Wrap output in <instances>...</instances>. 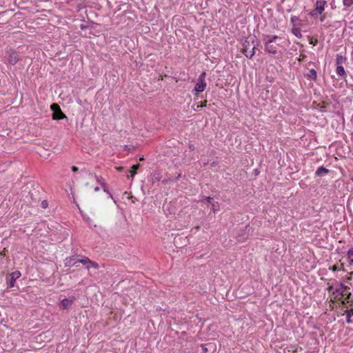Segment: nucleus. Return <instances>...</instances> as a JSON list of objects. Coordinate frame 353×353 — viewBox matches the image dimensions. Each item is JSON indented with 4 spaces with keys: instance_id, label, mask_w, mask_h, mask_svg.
Wrapping results in <instances>:
<instances>
[{
    "instance_id": "obj_1",
    "label": "nucleus",
    "mask_w": 353,
    "mask_h": 353,
    "mask_svg": "<svg viewBox=\"0 0 353 353\" xmlns=\"http://www.w3.org/2000/svg\"><path fill=\"white\" fill-rule=\"evenodd\" d=\"M281 38L277 35L263 34L262 40L264 43V50L270 54H276L278 52L279 44L276 43V40Z\"/></svg>"
},
{
    "instance_id": "obj_30",
    "label": "nucleus",
    "mask_w": 353,
    "mask_h": 353,
    "mask_svg": "<svg viewBox=\"0 0 353 353\" xmlns=\"http://www.w3.org/2000/svg\"><path fill=\"white\" fill-rule=\"evenodd\" d=\"M72 260H73L72 257H70L69 259H66L67 263H70Z\"/></svg>"
},
{
    "instance_id": "obj_6",
    "label": "nucleus",
    "mask_w": 353,
    "mask_h": 353,
    "mask_svg": "<svg viewBox=\"0 0 353 353\" xmlns=\"http://www.w3.org/2000/svg\"><path fill=\"white\" fill-rule=\"evenodd\" d=\"M21 276V272L18 270L14 271L12 272L10 274V279L8 281V288H12L14 286L15 281L17 279H19Z\"/></svg>"
},
{
    "instance_id": "obj_35",
    "label": "nucleus",
    "mask_w": 353,
    "mask_h": 353,
    "mask_svg": "<svg viewBox=\"0 0 353 353\" xmlns=\"http://www.w3.org/2000/svg\"><path fill=\"white\" fill-rule=\"evenodd\" d=\"M103 188L104 191L105 192L106 191V186L105 187H103Z\"/></svg>"
},
{
    "instance_id": "obj_20",
    "label": "nucleus",
    "mask_w": 353,
    "mask_h": 353,
    "mask_svg": "<svg viewBox=\"0 0 353 353\" xmlns=\"http://www.w3.org/2000/svg\"><path fill=\"white\" fill-rule=\"evenodd\" d=\"M330 270H332V271H337L341 270H344V263H341L339 267L336 265H334L332 268H330Z\"/></svg>"
},
{
    "instance_id": "obj_13",
    "label": "nucleus",
    "mask_w": 353,
    "mask_h": 353,
    "mask_svg": "<svg viewBox=\"0 0 353 353\" xmlns=\"http://www.w3.org/2000/svg\"><path fill=\"white\" fill-rule=\"evenodd\" d=\"M328 172H329V170L325 168L324 167H319L316 170L315 174L318 176H325V174H327Z\"/></svg>"
},
{
    "instance_id": "obj_33",
    "label": "nucleus",
    "mask_w": 353,
    "mask_h": 353,
    "mask_svg": "<svg viewBox=\"0 0 353 353\" xmlns=\"http://www.w3.org/2000/svg\"><path fill=\"white\" fill-rule=\"evenodd\" d=\"M99 190H100V188H99V187H96V188H94V191H96V192L99 191Z\"/></svg>"
},
{
    "instance_id": "obj_21",
    "label": "nucleus",
    "mask_w": 353,
    "mask_h": 353,
    "mask_svg": "<svg viewBox=\"0 0 353 353\" xmlns=\"http://www.w3.org/2000/svg\"><path fill=\"white\" fill-rule=\"evenodd\" d=\"M256 45H254L251 51L249 52V54H245V57L248 58V59H252L253 57V56L255 54V49H256Z\"/></svg>"
},
{
    "instance_id": "obj_16",
    "label": "nucleus",
    "mask_w": 353,
    "mask_h": 353,
    "mask_svg": "<svg viewBox=\"0 0 353 353\" xmlns=\"http://www.w3.org/2000/svg\"><path fill=\"white\" fill-rule=\"evenodd\" d=\"M72 303V301L68 299H64L61 301V309L65 310L70 306Z\"/></svg>"
},
{
    "instance_id": "obj_2",
    "label": "nucleus",
    "mask_w": 353,
    "mask_h": 353,
    "mask_svg": "<svg viewBox=\"0 0 353 353\" xmlns=\"http://www.w3.org/2000/svg\"><path fill=\"white\" fill-rule=\"evenodd\" d=\"M327 290L329 292L333 293V294L335 296V298H344L345 300H347L351 296V292L349 291L350 288L347 285H345L342 283H336L334 285L330 286Z\"/></svg>"
},
{
    "instance_id": "obj_32",
    "label": "nucleus",
    "mask_w": 353,
    "mask_h": 353,
    "mask_svg": "<svg viewBox=\"0 0 353 353\" xmlns=\"http://www.w3.org/2000/svg\"><path fill=\"white\" fill-rule=\"evenodd\" d=\"M325 16H322V17H321V18H320V21H323L325 20Z\"/></svg>"
},
{
    "instance_id": "obj_7",
    "label": "nucleus",
    "mask_w": 353,
    "mask_h": 353,
    "mask_svg": "<svg viewBox=\"0 0 353 353\" xmlns=\"http://www.w3.org/2000/svg\"><path fill=\"white\" fill-rule=\"evenodd\" d=\"M326 1L325 0H317L315 3L316 11H318L319 14H321L325 10V6Z\"/></svg>"
},
{
    "instance_id": "obj_5",
    "label": "nucleus",
    "mask_w": 353,
    "mask_h": 353,
    "mask_svg": "<svg viewBox=\"0 0 353 353\" xmlns=\"http://www.w3.org/2000/svg\"><path fill=\"white\" fill-rule=\"evenodd\" d=\"M77 262L81 263L83 264L84 265H86V268L88 269H90V268H93L94 269L99 268V265L97 263L91 261L88 257L84 256L81 259H79L74 262L73 265L76 264Z\"/></svg>"
},
{
    "instance_id": "obj_10",
    "label": "nucleus",
    "mask_w": 353,
    "mask_h": 353,
    "mask_svg": "<svg viewBox=\"0 0 353 353\" xmlns=\"http://www.w3.org/2000/svg\"><path fill=\"white\" fill-rule=\"evenodd\" d=\"M138 168H139L138 164L133 165L131 167V170L129 171V174H128L127 177L128 179L133 178L134 176V175L137 174Z\"/></svg>"
},
{
    "instance_id": "obj_15",
    "label": "nucleus",
    "mask_w": 353,
    "mask_h": 353,
    "mask_svg": "<svg viewBox=\"0 0 353 353\" xmlns=\"http://www.w3.org/2000/svg\"><path fill=\"white\" fill-rule=\"evenodd\" d=\"M344 314L346 315V322L349 324L352 323L351 317L353 316V308L346 310L344 312Z\"/></svg>"
},
{
    "instance_id": "obj_29",
    "label": "nucleus",
    "mask_w": 353,
    "mask_h": 353,
    "mask_svg": "<svg viewBox=\"0 0 353 353\" xmlns=\"http://www.w3.org/2000/svg\"><path fill=\"white\" fill-rule=\"evenodd\" d=\"M78 170H79V169H78V168H77V166H75V165H73V166L72 167V170L73 172H77V171H78Z\"/></svg>"
},
{
    "instance_id": "obj_36",
    "label": "nucleus",
    "mask_w": 353,
    "mask_h": 353,
    "mask_svg": "<svg viewBox=\"0 0 353 353\" xmlns=\"http://www.w3.org/2000/svg\"><path fill=\"white\" fill-rule=\"evenodd\" d=\"M310 43H312L313 45H315L314 41H311Z\"/></svg>"
},
{
    "instance_id": "obj_17",
    "label": "nucleus",
    "mask_w": 353,
    "mask_h": 353,
    "mask_svg": "<svg viewBox=\"0 0 353 353\" xmlns=\"http://www.w3.org/2000/svg\"><path fill=\"white\" fill-rule=\"evenodd\" d=\"M249 47H250V42L248 41V40H245L243 43V48H242V52L244 54V55L245 56V54H249Z\"/></svg>"
},
{
    "instance_id": "obj_4",
    "label": "nucleus",
    "mask_w": 353,
    "mask_h": 353,
    "mask_svg": "<svg viewBox=\"0 0 353 353\" xmlns=\"http://www.w3.org/2000/svg\"><path fill=\"white\" fill-rule=\"evenodd\" d=\"M6 54L8 56L7 60H8V63L12 64V65L16 64L20 59L18 53L12 49L7 50Z\"/></svg>"
},
{
    "instance_id": "obj_14",
    "label": "nucleus",
    "mask_w": 353,
    "mask_h": 353,
    "mask_svg": "<svg viewBox=\"0 0 353 353\" xmlns=\"http://www.w3.org/2000/svg\"><path fill=\"white\" fill-rule=\"evenodd\" d=\"M64 118H67L66 116L63 114V112H53L52 119L54 120L62 119Z\"/></svg>"
},
{
    "instance_id": "obj_34",
    "label": "nucleus",
    "mask_w": 353,
    "mask_h": 353,
    "mask_svg": "<svg viewBox=\"0 0 353 353\" xmlns=\"http://www.w3.org/2000/svg\"><path fill=\"white\" fill-rule=\"evenodd\" d=\"M202 349H203V351H205V352H206V351H207V348H206V347H202Z\"/></svg>"
},
{
    "instance_id": "obj_3",
    "label": "nucleus",
    "mask_w": 353,
    "mask_h": 353,
    "mask_svg": "<svg viewBox=\"0 0 353 353\" xmlns=\"http://www.w3.org/2000/svg\"><path fill=\"white\" fill-rule=\"evenodd\" d=\"M205 77H206L205 72H203L199 75V77L197 79V82L196 83V85L194 86V90L196 92H202L205 90V89L206 88Z\"/></svg>"
},
{
    "instance_id": "obj_8",
    "label": "nucleus",
    "mask_w": 353,
    "mask_h": 353,
    "mask_svg": "<svg viewBox=\"0 0 353 353\" xmlns=\"http://www.w3.org/2000/svg\"><path fill=\"white\" fill-rule=\"evenodd\" d=\"M336 72L342 79H346L347 74L343 65L336 66Z\"/></svg>"
},
{
    "instance_id": "obj_9",
    "label": "nucleus",
    "mask_w": 353,
    "mask_h": 353,
    "mask_svg": "<svg viewBox=\"0 0 353 353\" xmlns=\"http://www.w3.org/2000/svg\"><path fill=\"white\" fill-rule=\"evenodd\" d=\"M347 59L345 57L343 56L341 54H337L336 57V66L343 65L344 63H345Z\"/></svg>"
},
{
    "instance_id": "obj_27",
    "label": "nucleus",
    "mask_w": 353,
    "mask_h": 353,
    "mask_svg": "<svg viewBox=\"0 0 353 353\" xmlns=\"http://www.w3.org/2000/svg\"><path fill=\"white\" fill-rule=\"evenodd\" d=\"M299 18L298 17H296V16H293L291 17V21L292 22H294L296 21H299Z\"/></svg>"
},
{
    "instance_id": "obj_24",
    "label": "nucleus",
    "mask_w": 353,
    "mask_h": 353,
    "mask_svg": "<svg viewBox=\"0 0 353 353\" xmlns=\"http://www.w3.org/2000/svg\"><path fill=\"white\" fill-rule=\"evenodd\" d=\"M213 200V198L210 197V196H207V197H205L203 198L201 201L204 203H212V201Z\"/></svg>"
},
{
    "instance_id": "obj_25",
    "label": "nucleus",
    "mask_w": 353,
    "mask_h": 353,
    "mask_svg": "<svg viewBox=\"0 0 353 353\" xmlns=\"http://www.w3.org/2000/svg\"><path fill=\"white\" fill-rule=\"evenodd\" d=\"M51 110H61L59 105L57 103H52L50 105Z\"/></svg>"
},
{
    "instance_id": "obj_19",
    "label": "nucleus",
    "mask_w": 353,
    "mask_h": 353,
    "mask_svg": "<svg viewBox=\"0 0 353 353\" xmlns=\"http://www.w3.org/2000/svg\"><path fill=\"white\" fill-rule=\"evenodd\" d=\"M212 208L211 211L214 213L219 210V204L217 202L211 203Z\"/></svg>"
},
{
    "instance_id": "obj_23",
    "label": "nucleus",
    "mask_w": 353,
    "mask_h": 353,
    "mask_svg": "<svg viewBox=\"0 0 353 353\" xmlns=\"http://www.w3.org/2000/svg\"><path fill=\"white\" fill-rule=\"evenodd\" d=\"M343 4L345 7L349 8L353 4V0H343Z\"/></svg>"
},
{
    "instance_id": "obj_31",
    "label": "nucleus",
    "mask_w": 353,
    "mask_h": 353,
    "mask_svg": "<svg viewBox=\"0 0 353 353\" xmlns=\"http://www.w3.org/2000/svg\"><path fill=\"white\" fill-rule=\"evenodd\" d=\"M116 169L118 171L121 172L123 170V168L120 166V167H117Z\"/></svg>"
},
{
    "instance_id": "obj_22",
    "label": "nucleus",
    "mask_w": 353,
    "mask_h": 353,
    "mask_svg": "<svg viewBox=\"0 0 353 353\" xmlns=\"http://www.w3.org/2000/svg\"><path fill=\"white\" fill-rule=\"evenodd\" d=\"M96 180L98 183H99L102 187H105V183L103 181V179L101 176H99L95 175Z\"/></svg>"
},
{
    "instance_id": "obj_28",
    "label": "nucleus",
    "mask_w": 353,
    "mask_h": 353,
    "mask_svg": "<svg viewBox=\"0 0 353 353\" xmlns=\"http://www.w3.org/2000/svg\"><path fill=\"white\" fill-rule=\"evenodd\" d=\"M352 276H353V272H350L348 274V276L347 277V279L348 281H350L352 279Z\"/></svg>"
},
{
    "instance_id": "obj_26",
    "label": "nucleus",
    "mask_w": 353,
    "mask_h": 353,
    "mask_svg": "<svg viewBox=\"0 0 353 353\" xmlns=\"http://www.w3.org/2000/svg\"><path fill=\"white\" fill-rule=\"evenodd\" d=\"M319 12L318 11H316V9L314 8V10H311V12H310V14L312 16V17H315L316 14H318Z\"/></svg>"
},
{
    "instance_id": "obj_12",
    "label": "nucleus",
    "mask_w": 353,
    "mask_h": 353,
    "mask_svg": "<svg viewBox=\"0 0 353 353\" xmlns=\"http://www.w3.org/2000/svg\"><path fill=\"white\" fill-rule=\"evenodd\" d=\"M347 260L349 263V266L353 265V247L349 249L347 252Z\"/></svg>"
},
{
    "instance_id": "obj_18",
    "label": "nucleus",
    "mask_w": 353,
    "mask_h": 353,
    "mask_svg": "<svg viewBox=\"0 0 353 353\" xmlns=\"http://www.w3.org/2000/svg\"><path fill=\"white\" fill-rule=\"evenodd\" d=\"M292 34L299 39L302 37V34L301 32V30L299 28H293L292 30Z\"/></svg>"
},
{
    "instance_id": "obj_11",
    "label": "nucleus",
    "mask_w": 353,
    "mask_h": 353,
    "mask_svg": "<svg viewBox=\"0 0 353 353\" xmlns=\"http://www.w3.org/2000/svg\"><path fill=\"white\" fill-rule=\"evenodd\" d=\"M307 79L316 81L317 78L316 72L314 69L310 70L309 72L305 74Z\"/></svg>"
}]
</instances>
